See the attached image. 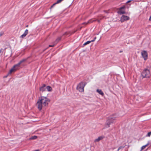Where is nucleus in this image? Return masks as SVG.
<instances>
[{
	"mask_svg": "<svg viewBox=\"0 0 151 151\" xmlns=\"http://www.w3.org/2000/svg\"><path fill=\"white\" fill-rule=\"evenodd\" d=\"M50 100L44 96H41L37 101L36 106L38 109L40 110L42 108L47 106Z\"/></svg>",
	"mask_w": 151,
	"mask_h": 151,
	"instance_id": "obj_1",
	"label": "nucleus"
},
{
	"mask_svg": "<svg viewBox=\"0 0 151 151\" xmlns=\"http://www.w3.org/2000/svg\"><path fill=\"white\" fill-rule=\"evenodd\" d=\"M116 117L114 115H112L110 116L108 119L107 120L106 123L105 124L104 128H108L110 127V124L114 122Z\"/></svg>",
	"mask_w": 151,
	"mask_h": 151,
	"instance_id": "obj_2",
	"label": "nucleus"
},
{
	"mask_svg": "<svg viewBox=\"0 0 151 151\" xmlns=\"http://www.w3.org/2000/svg\"><path fill=\"white\" fill-rule=\"evenodd\" d=\"M26 60V59H23L21 60L17 64L15 65L10 70L9 73L11 74L18 70L20 67V65L22 63L24 62Z\"/></svg>",
	"mask_w": 151,
	"mask_h": 151,
	"instance_id": "obj_3",
	"label": "nucleus"
},
{
	"mask_svg": "<svg viewBox=\"0 0 151 151\" xmlns=\"http://www.w3.org/2000/svg\"><path fill=\"white\" fill-rule=\"evenodd\" d=\"M142 75L143 78H149L150 76V70L147 69H145L142 72Z\"/></svg>",
	"mask_w": 151,
	"mask_h": 151,
	"instance_id": "obj_4",
	"label": "nucleus"
},
{
	"mask_svg": "<svg viewBox=\"0 0 151 151\" xmlns=\"http://www.w3.org/2000/svg\"><path fill=\"white\" fill-rule=\"evenodd\" d=\"M85 84L83 82H81L77 86V89L80 92H83L84 91V88Z\"/></svg>",
	"mask_w": 151,
	"mask_h": 151,
	"instance_id": "obj_5",
	"label": "nucleus"
},
{
	"mask_svg": "<svg viewBox=\"0 0 151 151\" xmlns=\"http://www.w3.org/2000/svg\"><path fill=\"white\" fill-rule=\"evenodd\" d=\"M129 19V17L125 15H122L120 19V21L121 22H123L124 21L128 20Z\"/></svg>",
	"mask_w": 151,
	"mask_h": 151,
	"instance_id": "obj_6",
	"label": "nucleus"
},
{
	"mask_svg": "<svg viewBox=\"0 0 151 151\" xmlns=\"http://www.w3.org/2000/svg\"><path fill=\"white\" fill-rule=\"evenodd\" d=\"M141 54L145 60H146L147 58V53L146 51L144 50L142 52Z\"/></svg>",
	"mask_w": 151,
	"mask_h": 151,
	"instance_id": "obj_7",
	"label": "nucleus"
},
{
	"mask_svg": "<svg viewBox=\"0 0 151 151\" xmlns=\"http://www.w3.org/2000/svg\"><path fill=\"white\" fill-rule=\"evenodd\" d=\"M97 21L99 22H100V20H99L95 19L94 20H92V19H90V20H89L88 22H85V23H83V24H87L88 23H92L94 21Z\"/></svg>",
	"mask_w": 151,
	"mask_h": 151,
	"instance_id": "obj_8",
	"label": "nucleus"
},
{
	"mask_svg": "<svg viewBox=\"0 0 151 151\" xmlns=\"http://www.w3.org/2000/svg\"><path fill=\"white\" fill-rule=\"evenodd\" d=\"M46 89V85L45 84H43V86L40 88V91L43 92L45 91Z\"/></svg>",
	"mask_w": 151,
	"mask_h": 151,
	"instance_id": "obj_9",
	"label": "nucleus"
},
{
	"mask_svg": "<svg viewBox=\"0 0 151 151\" xmlns=\"http://www.w3.org/2000/svg\"><path fill=\"white\" fill-rule=\"evenodd\" d=\"M128 4H126L124 6L120 8L119 9H128Z\"/></svg>",
	"mask_w": 151,
	"mask_h": 151,
	"instance_id": "obj_10",
	"label": "nucleus"
},
{
	"mask_svg": "<svg viewBox=\"0 0 151 151\" xmlns=\"http://www.w3.org/2000/svg\"><path fill=\"white\" fill-rule=\"evenodd\" d=\"M28 33V30L26 29L24 32V33L21 36V37L22 38H23L25 37Z\"/></svg>",
	"mask_w": 151,
	"mask_h": 151,
	"instance_id": "obj_11",
	"label": "nucleus"
},
{
	"mask_svg": "<svg viewBox=\"0 0 151 151\" xmlns=\"http://www.w3.org/2000/svg\"><path fill=\"white\" fill-rule=\"evenodd\" d=\"M96 92L102 96H104V93L101 89H97L96 90Z\"/></svg>",
	"mask_w": 151,
	"mask_h": 151,
	"instance_id": "obj_12",
	"label": "nucleus"
},
{
	"mask_svg": "<svg viewBox=\"0 0 151 151\" xmlns=\"http://www.w3.org/2000/svg\"><path fill=\"white\" fill-rule=\"evenodd\" d=\"M104 138V137L103 136H100L98 137V138L96 139L95 140V142H98L99 141L102 140Z\"/></svg>",
	"mask_w": 151,
	"mask_h": 151,
	"instance_id": "obj_13",
	"label": "nucleus"
},
{
	"mask_svg": "<svg viewBox=\"0 0 151 151\" xmlns=\"http://www.w3.org/2000/svg\"><path fill=\"white\" fill-rule=\"evenodd\" d=\"M117 13L120 15L125 14L126 13V12L124 10H119L117 12Z\"/></svg>",
	"mask_w": 151,
	"mask_h": 151,
	"instance_id": "obj_14",
	"label": "nucleus"
},
{
	"mask_svg": "<svg viewBox=\"0 0 151 151\" xmlns=\"http://www.w3.org/2000/svg\"><path fill=\"white\" fill-rule=\"evenodd\" d=\"M96 37H95L94 38V40H92L91 41H88L86 42L85 43L83 44V45L84 46H85V45H87L88 44H89V43H90L91 42H94L95 40V39H96Z\"/></svg>",
	"mask_w": 151,
	"mask_h": 151,
	"instance_id": "obj_15",
	"label": "nucleus"
},
{
	"mask_svg": "<svg viewBox=\"0 0 151 151\" xmlns=\"http://www.w3.org/2000/svg\"><path fill=\"white\" fill-rule=\"evenodd\" d=\"M46 89H47V91H51L52 90V88L50 86H47L46 87Z\"/></svg>",
	"mask_w": 151,
	"mask_h": 151,
	"instance_id": "obj_16",
	"label": "nucleus"
},
{
	"mask_svg": "<svg viewBox=\"0 0 151 151\" xmlns=\"http://www.w3.org/2000/svg\"><path fill=\"white\" fill-rule=\"evenodd\" d=\"M147 145H144L143 146H142L141 148V151L142 150H144L145 148L146 147V146H147Z\"/></svg>",
	"mask_w": 151,
	"mask_h": 151,
	"instance_id": "obj_17",
	"label": "nucleus"
},
{
	"mask_svg": "<svg viewBox=\"0 0 151 151\" xmlns=\"http://www.w3.org/2000/svg\"><path fill=\"white\" fill-rule=\"evenodd\" d=\"M37 136H33L32 137L31 139H35L37 138Z\"/></svg>",
	"mask_w": 151,
	"mask_h": 151,
	"instance_id": "obj_18",
	"label": "nucleus"
},
{
	"mask_svg": "<svg viewBox=\"0 0 151 151\" xmlns=\"http://www.w3.org/2000/svg\"><path fill=\"white\" fill-rule=\"evenodd\" d=\"M151 134V132H150L148 133L147 136H148V137H150Z\"/></svg>",
	"mask_w": 151,
	"mask_h": 151,
	"instance_id": "obj_19",
	"label": "nucleus"
},
{
	"mask_svg": "<svg viewBox=\"0 0 151 151\" xmlns=\"http://www.w3.org/2000/svg\"><path fill=\"white\" fill-rule=\"evenodd\" d=\"M124 147H123V146L120 147H119L117 151H118L120 149H123Z\"/></svg>",
	"mask_w": 151,
	"mask_h": 151,
	"instance_id": "obj_20",
	"label": "nucleus"
},
{
	"mask_svg": "<svg viewBox=\"0 0 151 151\" xmlns=\"http://www.w3.org/2000/svg\"><path fill=\"white\" fill-rule=\"evenodd\" d=\"M3 49L1 48V50H0V53H3Z\"/></svg>",
	"mask_w": 151,
	"mask_h": 151,
	"instance_id": "obj_21",
	"label": "nucleus"
},
{
	"mask_svg": "<svg viewBox=\"0 0 151 151\" xmlns=\"http://www.w3.org/2000/svg\"><path fill=\"white\" fill-rule=\"evenodd\" d=\"M60 38H58L57 40H56V41H57L58 42V41L60 40Z\"/></svg>",
	"mask_w": 151,
	"mask_h": 151,
	"instance_id": "obj_22",
	"label": "nucleus"
},
{
	"mask_svg": "<svg viewBox=\"0 0 151 151\" xmlns=\"http://www.w3.org/2000/svg\"><path fill=\"white\" fill-rule=\"evenodd\" d=\"M54 46V45H49V47H53Z\"/></svg>",
	"mask_w": 151,
	"mask_h": 151,
	"instance_id": "obj_23",
	"label": "nucleus"
},
{
	"mask_svg": "<svg viewBox=\"0 0 151 151\" xmlns=\"http://www.w3.org/2000/svg\"><path fill=\"white\" fill-rule=\"evenodd\" d=\"M132 1V0H129V1H127V3H129L130 2H131Z\"/></svg>",
	"mask_w": 151,
	"mask_h": 151,
	"instance_id": "obj_24",
	"label": "nucleus"
},
{
	"mask_svg": "<svg viewBox=\"0 0 151 151\" xmlns=\"http://www.w3.org/2000/svg\"><path fill=\"white\" fill-rule=\"evenodd\" d=\"M149 21H150L151 20V15L150 16V18L149 19Z\"/></svg>",
	"mask_w": 151,
	"mask_h": 151,
	"instance_id": "obj_25",
	"label": "nucleus"
},
{
	"mask_svg": "<svg viewBox=\"0 0 151 151\" xmlns=\"http://www.w3.org/2000/svg\"><path fill=\"white\" fill-rule=\"evenodd\" d=\"M3 34V33H1L0 34V36H1Z\"/></svg>",
	"mask_w": 151,
	"mask_h": 151,
	"instance_id": "obj_26",
	"label": "nucleus"
},
{
	"mask_svg": "<svg viewBox=\"0 0 151 151\" xmlns=\"http://www.w3.org/2000/svg\"><path fill=\"white\" fill-rule=\"evenodd\" d=\"M65 34L66 35H68V34H67V33H66Z\"/></svg>",
	"mask_w": 151,
	"mask_h": 151,
	"instance_id": "obj_27",
	"label": "nucleus"
},
{
	"mask_svg": "<svg viewBox=\"0 0 151 151\" xmlns=\"http://www.w3.org/2000/svg\"><path fill=\"white\" fill-rule=\"evenodd\" d=\"M28 25H27V26H26V27H28Z\"/></svg>",
	"mask_w": 151,
	"mask_h": 151,
	"instance_id": "obj_28",
	"label": "nucleus"
}]
</instances>
